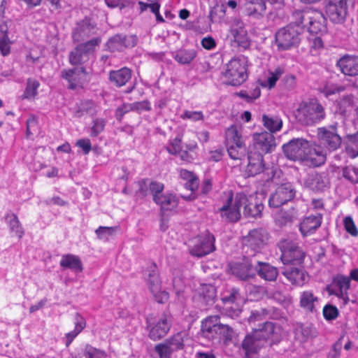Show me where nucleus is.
I'll list each match as a JSON object with an SVG mask.
<instances>
[{
	"mask_svg": "<svg viewBox=\"0 0 358 358\" xmlns=\"http://www.w3.org/2000/svg\"><path fill=\"white\" fill-rule=\"evenodd\" d=\"M269 341L271 347L280 342L279 328L273 322H265L245 336L240 350L243 352L244 358H256L260 350L264 348Z\"/></svg>",
	"mask_w": 358,
	"mask_h": 358,
	"instance_id": "1",
	"label": "nucleus"
},
{
	"mask_svg": "<svg viewBox=\"0 0 358 358\" xmlns=\"http://www.w3.org/2000/svg\"><path fill=\"white\" fill-rule=\"evenodd\" d=\"M296 121L302 125L312 126L326 117L324 106L317 99L301 101L294 112Z\"/></svg>",
	"mask_w": 358,
	"mask_h": 358,
	"instance_id": "2",
	"label": "nucleus"
},
{
	"mask_svg": "<svg viewBox=\"0 0 358 358\" xmlns=\"http://www.w3.org/2000/svg\"><path fill=\"white\" fill-rule=\"evenodd\" d=\"M201 334L203 337L208 340L219 338L227 343L232 340L234 331L229 325L220 322L219 315H212L202 321Z\"/></svg>",
	"mask_w": 358,
	"mask_h": 358,
	"instance_id": "3",
	"label": "nucleus"
},
{
	"mask_svg": "<svg viewBox=\"0 0 358 358\" xmlns=\"http://www.w3.org/2000/svg\"><path fill=\"white\" fill-rule=\"evenodd\" d=\"M247 59L244 56L232 58L226 65L223 73L229 85L239 86L247 78Z\"/></svg>",
	"mask_w": 358,
	"mask_h": 358,
	"instance_id": "4",
	"label": "nucleus"
},
{
	"mask_svg": "<svg viewBox=\"0 0 358 358\" xmlns=\"http://www.w3.org/2000/svg\"><path fill=\"white\" fill-rule=\"evenodd\" d=\"M302 28L289 24L280 29L275 35L278 50H286L297 46L301 41Z\"/></svg>",
	"mask_w": 358,
	"mask_h": 358,
	"instance_id": "5",
	"label": "nucleus"
},
{
	"mask_svg": "<svg viewBox=\"0 0 358 358\" xmlns=\"http://www.w3.org/2000/svg\"><path fill=\"white\" fill-rule=\"evenodd\" d=\"M282 255L281 260L286 266H299L303 263L305 252L292 241L281 240L278 244Z\"/></svg>",
	"mask_w": 358,
	"mask_h": 358,
	"instance_id": "6",
	"label": "nucleus"
},
{
	"mask_svg": "<svg viewBox=\"0 0 358 358\" xmlns=\"http://www.w3.org/2000/svg\"><path fill=\"white\" fill-rule=\"evenodd\" d=\"M268 238V233L262 228L250 231L243 239V250L245 254L257 257V254L266 244Z\"/></svg>",
	"mask_w": 358,
	"mask_h": 358,
	"instance_id": "7",
	"label": "nucleus"
},
{
	"mask_svg": "<svg viewBox=\"0 0 358 358\" xmlns=\"http://www.w3.org/2000/svg\"><path fill=\"white\" fill-rule=\"evenodd\" d=\"M248 161L245 171L249 176H255L262 173L267 176L264 178L266 181H269L274 177L275 171L273 167L266 166L261 152L253 151L252 148H250L248 152Z\"/></svg>",
	"mask_w": 358,
	"mask_h": 358,
	"instance_id": "8",
	"label": "nucleus"
},
{
	"mask_svg": "<svg viewBox=\"0 0 358 358\" xmlns=\"http://www.w3.org/2000/svg\"><path fill=\"white\" fill-rule=\"evenodd\" d=\"M259 264V259L257 257L245 254L242 262L234 264L231 268L235 276L240 280L247 281L256 276L257 266Z\"/></svg>",
	"mask_w": 358,
	"mask_h": 358,
	"instance_id": "9",
	"label": "nucleus"
},
{
	"mask_svg": "<svg viewBox=\"0 0 358 358\" xmlns=\"http://www.w3.org/2000/svg\"><path fill=\"white\" fill-rule=\"evenodd\" d=\"M236 206L243 208L245 217H260L264 205L257 196L250 195L248 197L243 193L236 194Z\"/></svg>",
	"mask_w": 358,
	"mask_h": 358,
	"instance_id": "10",
	"label": "nucleus"
},
{
	"mask_svg": "<svg viewBox=\"0 0 358 358\" xmlns=\"http://www.w3.org/2000/svg\"><path fill=\"white\" fill-rule=\"evenodd\" d=\"M309 144L310 143L303 138H293L282 145V151L288 159L302 162L306 158Z\"/></svg>",
	"mask_w": 358,
	"mask_h": 358,
	"instance_id": "11",
	"label": "nucleus"
},
{
	"mask_svg": "<svg viewBox=\"0 0 358 358\" xmlns=\"http://www.w3.org/2000/svg\"><path fill=\"white\" fill-rule=\"evenodd\" d=\"M296 194V190L290 182L282 183L271 194L268 206L271 208H278L292 201Z\"/></svg>",
	"mask_w": 358,
	"mask_h": 358,
	"instance_id": "12",
	"label": "nucleus"
},
{
	"mask_svg": "<svg viewBox=\"0 0 358 358\" xmlns=\"http://www.w3.org/2000/svg\"><path fill=\"white\" fill-rule=\"evenodd\" d=\"M215 237L208 231L196 238L194 246L190 249V254L198 257H204L215 250Z\"/></svg>",
	"mask_w": 358,
	"mask_h": 358,
	"instance_id": "13",
	"label": "nucleus"
},
{
	"mask_svg": "<svg viewBox=\"0 0 358 358\" xmlns=\"http://www.w3.org/2000/svg\"><path fill=\"white\" fill-rule=\"evenodd\" d=\"M347 3L345 0H328L325 4V13L334 23L345 21L347 15Z\"/></svg>",
	"mask_w": 358,
	"mask_h": 358,
	"instance_id": "14",
	"label": "nucleus"
},
{
	"mask_svg": "<svg viewBox=\"0 0 358 358\" xmlns=\"http://www.w3.org/2000/svg\"><path fill=\"white\" fill-rule=\"evenodd\" d=\"M152 318H147L148 327L150 328L149 336L151 339L156 341L164 337L169 331L171 322L169 316L163 313L156 324L152 322Z\"/></svg>",
	"mask_w": 358,
	"mask_h": 358,
	"instance_id": "15",
	"label": "nucleus"
},
{
	"mask_svg": "<svg viewBox=\"0 0 358 358\" xmlns=\"http://www.w3.org/2000/svg\"><path fill=\"white\" fill-rule=\"evenodd\" d=\"M330 182L327 173H313L308 175L304 181V185L310 190L320 193L329 187Z\"/></svg>",
	"mask_w": 358,
	"mask_h": 358,
	"instance_id": "16",
	"label": "nucleus"
},
{
	"mask_svg": "<svg viewBox=\"0 0 358 358\" xmlns=\"http://www.w3.org/2000/svg\"><path fill=\"white\" fill-rule=\"evenodd\" d=\"M254 140L252 150L262 154L271 152L276 147L275 138L271 133L256 134Z\"/></svg>",
	"mask_w": 358,
	"mask_h": 358,
	"instance_id": "17",
	"label": "nucleus"
},
{
	"mask_svg": "<svg viewBox=\"0 0 358 358\" xmlns=\"http://www.w3.org/2000/svg\"><path fill=\"white\" fill-rule=\"evenodd\" d=\"M331 128L332 130H328L324 127L318 129V136L320 143L332 151L340 147L341 138L336 131V126H331Z\"/></svg>",
	"mask_w": 358,
	"mask_h": 358,
	"instance_id": "18",
	"label": "nucleus"
},
{
	"mask_svg": "<svg viewBox=\"0 0 358 358\" xmlns=\"http://www.w3.org/2000/svg\"><path fill=\"white\" fill-rule=\"evenodd\" d=\"M350 278L348 277L338 275L333 280L331 285L327 287V291L330 295H336L342 298L344 304L347 303L348 298L346 296V291L350 288Z\"/></svg>",
	"mask_w": 358,
	"mask_h": 358,
	"instance_id": "19",
	"label": "nucleus"
},
{
	"mask_svg": "<svg viewBox=\"0 0 358 358\" xmlns=\"http://www.w3.org/2000/svg\"><path fill=\"white\" fill-rule=\"evenodd\" d=\"M136 41L134 36H127L124 34H117L108 40L106 47L111 52L122 51L124 48L134 47L136 45Z\"/></svg>",
	"mask_w": 358,
	"mask_h": 358,
	"instance_id": "20",
	"label": "nucleus"
},
{
	"mask_svg": "<svg viewBox=\"0 0 358 358\" xmlns=\"http://www.w3.org/2000/svg\"><path fill=\"white\" fill-rule=\"evenodd\" d=\"M282 273L292 285L301 286L307 279L306 272L301 266H286Z\"/></svg>",
	"mask_w": 358,
	"mask_h": 358,
	"instance_id": "21",
	"label": "nucleus"
},
{
	"mask_svg": "<svg viewBox=\"0 0 358 358\" xmlns=\"http://www.w3.org/2000/svg\"><path fill=\"white\" fill-rule=\"evenodd\" d=\"M326 22L327 19L324 14L320 11L314 10L311 15V20L308 22L307 27L309 32L315 34L326 33L327 30Z\"/></svg>",
	"mask_w": 358,
	"mask_h": 358,
	"instance_id": "22",
	"label": "nucleus"
},
{
	"mask_svg": "<svg viewBox=\"0 0 358 358\" xmlns=\"http://www.w3.org/2000/svg\"><path fill=\"white\" fill-rule=\"evenodd\" d=\"M232 201V196L227 199V203L218 209L222 218L228 222H236L241 218V207L236 206V198L233 206H229Z\"/></svg>",
	"mask_w": 358,
	"mask_h": 358,
	"instance_id": "23",
	"label": "nucleus"
},
{
	"mask_svg": "<svg viewBox=\"0 0 358 358\" xmlns=\"http://www.w3.org/2000/svg\"><path fill=\"white\" fill-rule=\"evenodd\" d=\"M243 7L247 15L257 19L262 17L266 9L264 0H245Z\"/></svg>",
	"mask_w": 358,
	"mask_h": 358,
	"instance_id": "24",
	"label": "nucleus"
},
{
	"mask_svg": "<svg viewBox=\"0 0 358 358\" xmlns=\"http://www.w3.org/2000/svg\"><path fill=\"white\" fill-rule=\"evenodd\" d=\"M341 71L348 76L358 75V56H344L338 62Z\"/></svg>",
	"mask_w": 358,
	"mask_h": 358,
	"instance_id": "25",
	"label": "nucleus"
},
{
	"mask_svg": "<svg viewBox=\"0 0 358 358\" xmlns=\"http://www.w3.org/2000/svg\"><path fill=\"white\" fill-rule=\"evenodd\" d=\"M303 162H308L313 166H320L325 163L327 154L321 148H312L309 144Z\"/></svg>",
	"mask_w": 358,
	"mask_h": 358,
	"instance_id": "26",
	"label": "nucleus"
},
{
	"mask_svg": "<svg viewBox=\"0 0 358 358\" xmlns=\"http://www.w3.org/2000/svg\"><path fill=\"white\" fill-rule=\"evenodd\" d=\"M131 78V71L129 68L123 67L117 71L109 73V80L116 87L125 85Z\"/></svg>",
	"mask_w": 358,
	"mask_h": 358,
	"instance_id": "27",
	"label": "nucleus"
},
{
	"mask_svg": "<svg viewBox=\"0 0 358 358\" xmlns=\"http://www.w3.org/2000/svg\"><path fill=\"white\" fill-rule=\"evenodd\" d=\"M322 223L321 215H311L306 217L301 223L299 229L303 236L313 233Z\"/></svg>",
	"mask_w": 358,
	"mask_h": 358,
	"instance_id": "28",
	"label": "nucleus"
},
{
	"mask_svg": "<svg viewBox=\"0 0 358 358\" xmlns=\"http://www.w3.org/2000/svg\"><path fill=\"white\" fill-rule=\"evenodd\" d=\"M226 146L236 145L238 149L244 150V142L242 136L236 125L229 127L225 134Z\"/></svg>",
	"mask_w": 358,
	"mask_h": 358,
	"instance_id": "29",
	"label": "nucleus"
},
{
	"mask_svg": "<svg viewBox=\"0 0 358 358\" xmlns=\"http://www.w3.org/2000/svg\"><path fill=\"white\" fill-rule=\"evenodd\" d=\"M94 27L87 21H83L78 24L73 33V38L75 41L80 42L90 37L94 34Z\"/></svg>",
	"mask_w": 358,
	"mask_h": 358,
	"instance_id": "30",
	"label": "nucleus"
},
{
	"mask_svg": "<svg viewBox=\"0 0 358 358\" xmlns=\"http://www.w3.org/2000/svg\"><path fill=\"white\" fill-rule=\"evenodd\" d=\"M257 273L263 279L268 281L275 280L278 276L277 268L268 263L259 260L257 266Z\"/></svg>",
	"mask_w": 358,
	"mask_h": 358,
	"instance_id": "31",
	"label": "nucleus"
},
{
	"mask_svg": "<svg viewBox=\"0 0 358 358\" xmlns=\"http://www.w3.org/2000/svg\"><path fill=\"white\" fill-rule=\"evenodd\" d=\"M59 264L62 267L69 268L75 272H82L83 269L80 258L71 254L63 255Z\"/></svg>",
	"mask_w": 358,
	"mask_h": 358,
	"instance_id": "32",
	"label": "nucleus"
},
{
	"mask_svg": "<svg viewBox=\"0 0 358 358\" xmlns=\"http://www.w3.org/2000/svg\"><path fill=\"white\" fill-rule=\"evenodd\" d=\"M231 41L238 47L247 48L250 45L247 31L245 29H230Z\"/></svg>",
	"mask_w": 358,
	"mask_h": 358,
	"instance_id": "33",
	"label": "nucleus"
},
{
	"mask_svg": "<svg viewBox=\"0 0 358 358\" xmlns=\"http://www.w3.org/2000/svg\"><path fill=\"white\" fill-rule=\"evenodd\" d=\"M199 296L206 305L213 304L217 297L215 287L212 285H202L199 289Z\"/></svg>",
	"mask_w": 358,
	"mask_h": 358,
	"instance_id": "34",
	"label": "nucleus"
},
{
	"mask_svg": "<svg viewBox=\"0 0 358 358\" xmlns=\"http://www.w3.org/2000/svg\"><path fill=\"white\" fill-rule=\"evenodd\" d=\"M314 9H306V10H295L292 17L294 20V22L292 23L294 25L299 26V27H306L308 26V22L311 20V15Z\"/></svg>",
	"mask_w": 358,
	"mask_h": 358,
	"instance_id": "35",
	"label": "nucleus"
},
{
	"mask_svg": "<svg viewBox=\"0 0 358 358\" xmlns=\"http://www.w3.org/2000/svg\"><path fill=\"white\" fill-rule=\"evenodd\" d=\"M86 326L85 319L79 314H76V322L74 329L66 334V346L69 347L73 339L83 331Z\"/></svg>",
	"mask_w": 358,
	"mask_h": 358,
	"instance_id": "36",
	"label": "nucleus"
},
{
	"mask_svg": "<svg viewBox=\"0 0 358 358\" xmlns=\"http://www.w3.org/2000/svg\"><path fill=\"white\" fill-rule=\"evenodd\" d=\"M5 218L9 225L10 232L14 233L16 236L21 238L24 235V230L17 215L8 213Z\"/></svg>",
	"mask_w": 358,
	"mask_h": 358,
	"instance_id": "37",
	"label": "nucleus"
},
{
	"mask_svg": "<svg viewBox=\"0 0 358 358\" xmlns=\"http://www.w3.org/2000/svg\"><path fill=\"white\" fill-rule=\"evenodd\" d=\"M262 122L264 126L270 131L269 133L272 134L279 131L282 126V121L278 116L263 115Z\"/></svg>",
	"mask_w": 358,
	"mask_h": 358,
	"instance_id": "38",
	"label": "nucleus"
},
{
	"mask_svg": "<svg viewBox=\"0 0 358 358\" xmlns=\"http://www.w3.org/2000/svg\"><path fill=\"white\" fill-rule=\"evenodd\" d=\"M148 285L152 293H155L161 289V280L155 264H153L149 271Z\"/></svg>",
	"mask_w": 358,
	"mask_h": 358,
	"instance_id": "39",
	"label": "nucleus"
},
{
	"mask_svg": "<svg viewBox=\"0 0 358 358\" xmlns=\"http://www.w3.org/2000/svg\"><path fill=\"white\" fill-rule=\"evenodd\" d=\"M196 57L194 50H180L173 56L174 59L181 64H189Z\"/></svg>",
	"mask_w": 358,
	"mask_h": 358,
	"instance_id": "40",
	"label": "nucleus"
},
{
	"mask_svg": "<svg viewBox=\"0 0 358 358\" xmlns=\"http://www.w3.org/2000/svg\"><path fill=\"white\" fill-rule=\"evenodd\" d=\"M89 59V56L77 45L69 54V62L72 65L85 63Z\"/></svg>",
	"mask_w": 358,
	"mask_h": 358,
	"instance_id": "41",
	"label": "nucleus"
},
{
	"mask_svg": "<svg viewBox=\"0 0 358 358\" xmlns=\"http://www.w3.org/2000/svg\"><path fill=\"white\" fill-rule=\"evenodd\" d=\"M226 7L224 5L216 3L211 9L209 13L210 22H220L224 17L226 13Z\"/></svg>",
	"mask_w": 358,
	"mask_h": 358,
	"instance_id": "42",
	"label": "nucleus"
},
{
	"mask_svg": "<svg viewBox=\"0 0 358 358\" xmlns=\"http://www.w3.org/2000/svg\"><path fill=\"white\" fill-rule=\"evenodd\" d=\"M173 352L182 350L184 348V336L182 332L177 333L171 338L164 341Z\"/></svg>",
	"mask_w": 358,
	"mask_h": 358,
	"instance_id": "43",
	"label": "nucleus"
},
{
	"mask_svg": "<svg viewBox=\"0 0 358 358\" xmlns=\"http://www.w3.org/2000/svg\"><path fill=\"white\" fill-rule=\"evenodd\" d=\"M158 205H160L162 209L169 210L177 205L175 196L172 194H160L159 199L154 201Z\"/></svg>",
	"mask_w": 358,
	"mask_h": 358,
	"instance_id": "44",
	"label": "nucleus"
},
{
	"mask_svg": "<svg viewBox=\"0 0 358 358\" xmlns=\"http://www.w3.org/2000/svg\"><path fill=\"white\" fill-rule=\"evenodd\" d=\"M40 84L35 79L28 78L27 81V87L22 95L23 99L34 98L37 95V90Z\"/></svg>",
	"mask_w": 358,
	"mask_h": 358,
	"instance_id": "45",
	"label": "nucleus"
},
{
	"mask_svg": "<svg viewBox=\"0 0 358 358\" xmlns=\"http://www.w3.org/2000/svg\"><path fill=\"white\" fill-rule=\"evenodd\" d=\"M101 42L100 37L94 38L85 43H80L78 47L85 53L87 56L93 54L96 47H97Z\"/></svg>",
	"mask_w": 358,
	"mask_h": 358,
	"instance_id": "46",
	"label": "nucleus"
},
{
	"mask_svg": "<svg viewBox=\"0 0 358 358\" xmlns=\"http://www.w3.org/2000/svg\"><path fill=\"white\" fill-rule=\"evenodd\" d=\"M315 301H317V298L314 297L311 292H303L301 296L300 304L301 307L312 312L314 309L313 303Z\"/></svg>",
	"mask_w": 358,
	"mask_h": 358,
	"instance_id": "47",
	"label": "nucleus"
},
{
	"mask_svg": "<svg viewBox=\"0 0 358 358\" xmlns=\"http://www.w3.org/2000/svg\"><path fill=\"white\" fill-rule=\"evenodd\" d=\"M94 112L95 107L94 102L87 100L80 103L78 110L75 113V116L79 117L85 113L93 115Z\"/></svg>",
	"mask_w": 358,
	"mask_h": 358,
	"instance_id": "48",
	"label": "nucleus"
},
{
	"mask_svg": "<svg viewBox=\"0 0 358 358\" xmlns=\"http://www.w3.org/2000/svg\"><path fill=\"white\" fill-rule=\"evenodd\" d=\"M140 8L141 11H144L147 10L148 7H150V10L152 13H153L156 16V20L157 22H164V18L162 16L159 14V8L160 5L157 2H153V3H143V2H139Z\"/></svg>",
	"mask_w": 358,
	"mask_h": 358,
	"instance_id": "49",
	"label": "nucleus"
},
{
	"mask_svg": "<svg viewBox=\"0 0 358 358\" xmlns=\"http://www.w3.org/2000/svg\"><path fill=\"white\" fill-rule=\"evenodd\" d=\"M117 228V227H99L95 230V233L99 239L107 241L110 236L115 234Z\"/></svg>",
	"mask_w": 358,
	"mask_h": 358,
	"instance_id": "50",
	"label": "nucleus"
},
{
	"mask_svg": "<svg viewBox=\"0 0 358 358\" xmlns=\"http://www.w3.org/2000/svg\"><path fill=\"white\" fill-rule=\"evenodd\" d=\"M241 299L239 289L232 287L227 290L225 294L222 297L224 303H233Z\"/></svg>",
	"mask_w": 358,
	"mask_h": 358,
	"instance_id": "51",
	"label": "nucleus"
},
{
	"mask_svg": "<svg viewBox=\"0 0 358 358\" xmlns=\"http://www.w3.org/2000/svg\"><path fill=\"white\" fill-rule=\"evenodd\" d=\"M155 352L157 354V357H155L154 358H170L173 352L166 342L164 341L155 347Z\"/></svg>",
	"mask_w": 358,
	"mask_h": 358,
	"instance_id": "52",
	"label": "nucleus"
},
{
	"mask_svg": "<svg viewBox=\"0 0 358 358\" xmlns=\"http://www.w3.org/2000/svg\"><path fill=\"white\" fill-rule=\"evenodd\" d=\"M164 187V184L161 182L157 181H150L149 182L150 193L152 195L153 201L159 199L160 194H163Z\"/></svg>",
	"mask_w": 358,
	"mask_h": 358,
	"instance_id": "53",
	"label": "nucleus"
},
{
	"mask_svg": "<svg viewBox=\"0 0 358 358\" xmlns=\"http://www.w3.org/2000/svg\"><path fill=\"white\" fill-rule=\"evenodd\" d=\"M343 176L353 183H358V168L354 166L343 168Z\"/></svg>",
	"mask_w": 358,
	"mask_h": 358,
	"instance_id": "54",
	"label": "nucleus"
},
{
	"mask_svg": "<svg viewBox=\"0 0 358 358\" xmlns=\"http://www.w3.org/2000/svg\"><path fill=\"white\" fill-rule=\"evenodd\" d=\"M345 340V336H341L338 340L332 345L331 349L327 355V358H339L341 351L343 348V343Z\"/></svg>",
	"mask_w": 358,
	"mask_h": 358,
	"instance_id": "55",
	"label": "nucleus"
},
{
	"mask_svg": "<svg viewBox=\"0 0 358 358\" xmlns=\"http://www.w3.org/2000/svg\"><path fill=\"white\" fill-rule=\"evenodd\" d=\"M149 179H143L137 182L138 189L136 192L137 196L143 198L150 193L149 189Z\"/></svg>",
	"mask_w": 358,
	"mask_h": 358,
	"instance_id": "56",
	"label": "nucleus"
},
{
	"mask_svg": "<svg viewBox=\"0 0 358 358\" xmlns=\"http://www.w3.org/2000/svg\"><path fill=\"white\" fill-rule=\"evenodd\" d=\"M6 0H0V35L4 36L8 31V26L3 20Z\"/></svg>",
	"mask_w": 358,
	"mask_h": 358,
	"instance_id": "57",
	"label": "nucleus"
},
{
	"mask_svg": "<svg viewBox=\"0 0 358 358\" xmlns=\"http://www.w3.org/2000/svg\"><path fill=\"white\" fill-rule=\"evenodd\" d=\"M85 356L87 358H106L105 352L94 348L90 345H87L85 350Z\"/></svg>",
	"mask_w": 358,
	"mask_h": 358,
	"instance_id": "58",
	"label": "nucleus"
},
{
	"mask_svg": "<svg viewBox=\"0 0 358 358\" xmlns=\"http://www.w3.org/2000/svg\"><path fill=\"white\" fill-rule=\"evenodd\" d=\"M323 315L327 320H335L338 315V310L333 305H326L323 308Z\"/></svg>",
	"mask_w": 358,
	"mask_h": 358,
	"instance_id": "59",
	"label": "nucleus"
},
{
	"mask_svg": "<svg viewBox=\"0 0 358 358\" xmlns=\"http://www.w3.org/2000/svg\"><path fill=\"white\" fill-rule=\"evenodd\" d=\"M296 331L301 334V339L303 341H306L310 338L315 337L317 335L315 329L312 327L301 326L299 328L296 329Z\"/></svg>",
	"mask_w": 358,
	"mask_h": 358,
	"instance_id": "60",
	"label": "nucleus"
},
{
	"mask_svg": "<svg viewBox=\"0 0 358 358\" xmlns=\"http://www.w3.org/2000/svg\"><path fill=\"white\" fill-rule=\"evenodd\" d=\"M350 145L348 150L352 157H356L358 155V132L354 136H350Z\"/></svg>",
	"mask_w": 358,
	"mask_h": 358,
	"instance_id": "61",
	"label": "nucleus"
},
{
	"mask_svg": "<svg viewBox=\"0 0 358 358\" xmlns=\"http://www.w3.org/2000/svg\"><path fill=\"white\" fill-rule=\"evenodd\" d=\"M344 225L346 231L353 236L358 235V230L350 217H346L344 219Z\"/></svg>",
	"mask_w": 358,
	"mask_h": 358,
	"instance_id": "62",
	"label": "nucleus"
},
{
	"mask_svg": "<svg viewBox=\"0 0 358 358\" xmlns=\"http://www.w3.org/2000/svg\"><path fill=\"white\" fill-rule=\"evenodd\" d=\"M133 111L131 103H123L116 109L115 117L119 121H121L124 114Z\"/></svg>",
	"mask_w": 358,
	"mask_h": 358,
	"instance_id": "63",
	"label": "nucleus"
},
{
	"mask_svg": "<svg viewBox=\"0 0 358 358\" xmlns=\"http://www.w3.org/2000/svg\"><path fill=\"white\" fill-rule=\"evenodd\" d=\"M227 148L229 155L233 159H241L245 151V149L240 150L236 145H228Z\"/></svg>",
	"mask_w": 358,
	"mask_h": 358,
	"instance_id": "64",
	"label": "nucleus"
}]
</instances>
